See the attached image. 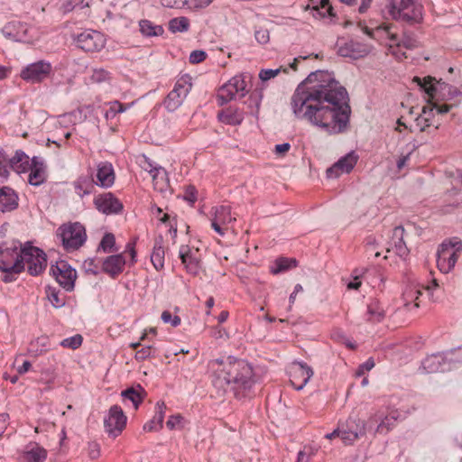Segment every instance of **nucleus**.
<instances>
[{
  "label": "nucleus",
  "instance_id": "f257e3e1",
  "mask_svg": "<svg viewBox=\"0 0 462 462\" xmlns=\"http://www.w3.org/2000/svg\"><path fill=\"white\" fill-rule=\"evenodd\" d=\"M293 114L328 134L346 132L351 107L346 89L332 72L316 70L298 85L291 100Z\"/></svg>",
  "mask_w": 462,
  "mask_h": 462
},
{
  "label": "nucleus",
  "instance_id": "f03ea898",
  "mask_svg": "<svg viewBox=\"0 0 462 462\" xmlns=\"http://www.w3.org/2000/svg\"><path fill=\"white\" fill-rule=\"evenodd\" d=\"M217 362L220 367L214 374L212 382L215 387L224 392L232 391L239 398L255 383L254 369L245 360L228 356Z\"/></svg>",
  "mask_w": 462,
  "mask_h": 462
},
{
  "label": "nucleus",
  "instance_id": "7ed1b4c3",
  "mask_svg": "<svg viewBox=\"0 0 462 462\" xmlns=\"http://www.w3.org/2000/svg\"><path fill=\"white\" fill-rule=\"evenodd\" d=\"M14 257L13 266L8 268L14 270V273H22L27 269L32 276L41 275L47 267V255L45 252L32 245L30 241L23 245L20 241H13L10 246L2 244V257Z\"/></svg>",
  "mask_w": 462,
  "mask_h": 462
},
{
  "label": "nucleus",
  "instance_id": "20e7f679",
  "mask_svg": "<svg viewBox=\"0 0 462 462\" xmlns=\"http://www.w3.org/2000/svg\"><path fill=\"white\" fill-rule=\"evenodd\" d=\"M387 9L397 21L418 23L422 20V6L414 0H388Z\"/></svg>",
  "mask_w": 462,
  "mask_h": 462
},
{
  "label": "nucleus",
  "instance_id": "39448f33",
  "mask_svg": "<svg viewBox=\"0 0 462 462\" xmlns=\"http://www.w3.org/2000/svg\"><path fill=\"white\" fill-rule=\"evenodd\" d=\"M57 236L67 252L78 250L87 240L86 229L79 222L61 225L57 229Z\"/></svg>",
  "mask_w": 462,
  "mask_h": 462
},
{
  "label": "nucleus",
  "instance_id": "423d86ee",
  "mask_svg": "<svg viewBox=\"0 0 462 462\" xmlns=\"http://www.w3.org/2000/svg\"><path fill=\"white\" fill-rule=\"evenodd\" d=\"M462 251V242L457 237L444 241L437 253V265L443 273H448L455 266Z\"/></svg>",
  "mask_w": 462,
  "mask_h": 462
},
{
  "label": "nucleus",
  "instance_id": "0eeeda50",
  "mask_svg": "<svg viewBox=\"0 0 462 462\" xmlns=\"http://www.w3.org/2000/svg\"><path fill=\"white\" fill-rule=\"evenodd\" d=\"M192 88V79L189 74L180 76L173 89L163 101L164 107L169 112L176 111L183 103Z\"/></svg>",
  "mask_w": 462,
  "mask_h": 462
},
{
  "label": "nucleus",
  "instance_id": "6e6552de",
  "mask_svg": "<svg viewBox=\"0 0 462 462\" xmlns=\"http://www.w3.org/2000/svg\"><path fill=\"white\" fill-rule=\"evenodd\" d=\"M76 45L87 52L100 51L106 45L105 35L96 30L88 29L75 38Z\"/></svg>",
  "mask_w": 462,
  "mask_h": 462
},
{
  "label": "nucleus",
  "instance_id": "1a4fd4ad",
  "mask_svg": "<svg viewBox=\"0 0 462 462\" xmlns=\"http://www.w3.org/2000/svg\"><path fill=\"white\" fill-rule=\"evenodd\" d=\"M50 272L64 290L71 291L74 289L77 272L66 261L51 264Z\"/></svg>",
  "mask_w": 462,
  "mask_h": 462
},
{
  "label": "nucleus",
  "instance_id": "9d476101",
  "mask_svg": "<svg viewBox=\"0 0 462 462\" xmlns=\"http://www.w3.org/2000/svg\"><path fill=\"white\" fill-rule=\"evenodd\" d=\"M52 66L49 61L41 60L26 65L20 73L21 78L30 83L45 80L51 74Z\"/></svg>",
  "mask_w": 462,
  "mask_h": 462
},
{
  "label": "nucleus",
  "instance_id": "9b49d317",
  "mask_svg": "<svg viewBox=\"0 0 462 462\" xmlns=\"http://www.w3.org/2000/svg\"><path fill=\"white\" fill-rule=\"evenodd\" d=\"M127 421L123 409L118 405H113L108 411L107 416L104 420L106 432L113 438L121 434Z\"/></svg>",
  "mask_w": 462,
  "mask_h": 462
},
{
  "label": "nucleus",
  "instance_id": "f8f14e48",
  "mask_svg": "<svg viewBox=\"0 0 462 462\" xmlns=\"http://www.w3.org/2000/svg\"><path fill=\"white\" fill-rule=\"evenodd\" d=\"M313 374V369L302 361L292 362L289 368L290 382L297 391L302 390Z\"/></svg>",
  "mask_w": 462,
  "mask_h": 462
},
{
  "label": "nucleus",
  "instance_id": "ddd939ff",
  "mask_svg": "<svg viewBox=\"0 0 462 462\" xmlns=\"http://www.w3.org/2000/svg\"><path fill=\"white\" fill-rule=\"evenodd\" d=\"M336 46L339 56L353 60L363 58L369 53L367 45L353 39L340 38L337 40Z\"/></svg>",
  "mask_w": 462,
  "mask_h": 462
},
{
  "label": "nucleus",
  "instance_id": "4468645a",
  "mask_svg": "<svg viewBox=\"0 0 462 462\" xmlns=\"http://www.w3.org/2000/svg\"><path fill=\"white\" fill-rule=\"evenodd\" d=\"M32 27L18 20L9 22L2 28L5 37L13 42H31L32 40Z\"/></svg>",
  "mask_w": 462,
  "mask_h": 462
},
{
  "label": "nucleus",
  "instance_id": "2eb2a0df",
  "mask_svg": "<svg viewBox=\"0 0 462 462\" xmlns=\"http://www.w3.org/2000/svg\"><path fill=\"white\" fill-rule=\"evenodd\" d=\"M210 215L211 227L221 236L226 234L225 226L236 221V217L231 214V208L226 205L212 208Z\"/></svg>",
  "mask_w": 462,
  "mask_h": 462
},
{
  "label": "nucleus",
  "instance_id": "dca6fc26",
  "mask_svg": "<svg viewBox=\"0 0 462 462\" xmlns=\"http://www.w3.org/2000/svg\"><path fill=\"white\" fill-rule=\"evenodd\" d=\"M94 204L99 212L106 215L119 214L124 208L121 201L111 192L95 198Z\"/></svg>",
  "mask_w": 462,
  "mask_h": 462
},
{
  "label": "nucleus",
  "instance_id": "f3484780",
  "mask_svg": "<svg viewBox=\"0 0 462 462\" xmlns=\"http://www.w3.org/2000/svg\"><path fill=\"white\" fill-rule=\"evenodd\" d=\"M357 160L358 156L355 152L352 151L348 152L327 170V177L334 179L339 177L343 173H349L354 169Z\"/></svg>",
  "mask_w": 462,
  "mask_h": 462
},
{
  "label": "nucleus",
  "instance_id": "a211bd4d",
  "mask_svg": "<svg viewBox=\"0 0 462 462\" xmlns=\"http://www.w3.org/2000/svg\"><path fill=\"white\" fill-rule=\"evenodd\" d=\"M100 263L101 272L111 279H116L124 272L126 261L123 254H114L104 258Z\"/></svg>",
  "mask_w": 462,
  "mask_h": 462
},
{
  "label": "nucleus",
  "instance_id": "6ab92c4d",
  "mask_svg": "<svg viewBox=\"0 0 462 462\" xmlns=\"http://www.w3.org/2000/svg\"><path fill=\"white\" fill-rule=\"evenodd\" d=\"M96 186L108 189L115 183V171L111 162H101L97 164L96 172L94 171Z\"/></svg>",
  "mask_w": 462,
  "mask_h": 462
},
{
  "label": "nucleus",
  "instance_id": "aec40b11",
  "mask_svg": "<svg viewBox=\"0 0 462 462\" xmlns=\"http://www.w3.org/2000/svg\"><path fill=\"white\" fill-rule=\"evenodd\" d=\"M179 256L188 273L196 276L199 273L201 265L197 256V251H193L189 245H181Z\"/></svg>",
  "mask_w": 462,
  "mask_h": 462
},
{
  "label": "nucleus",
  "instance_id": "412c9836",
  "mask_svg": "<svg viewBox=\"0 0 462 462\" xmlns=\"http://www.w3.org/2000/svg\"><path fill=\"white\" fill-rule=\"evenodd\" d=\"M396 420V411H392L385 416H383V413H376L369 418L367 421V427L371 429L373 424L380 421L374 430V432L379 434H387L394 428Z\"/></svg>",
  "mask_w": 462,
  "mask_h": 462
},
{
  "label": "nucleus",
  "instance_id": "4be33fe9",
  "mask_svg": "<svg viewBox=\"0 0 462 462\" xmlns=\"http://www.w3.org/2000/svg\"><path fill=\"white\" fill-rule=\"evenodd\" d=\"M404 228L402 226H397L393 229L392 236L388 242L387 251H393L401 258H406L410 253L406 243L403 240Z\"/></svg>",
  "mask_w": 462,
  "mask_h": 462
},
{
  "label": "nucleus",
  "instance_id": "5701e85b",
  "mask_svg": "<svg viewBox=\"0 0 462 462\" xmlns=\"http://www.w3.org/2000/svg\"><path fill=\"white\" fill-rule=\"evenodd\" d=\"M21 457L23 462H45L48 457V451L38 442L30 441L23 448Z\"/></svg>",
  "mask_w": 462,
  "mask_h": 462
},
{
  "label": "nucleus",
  "instance_id": "b1692460",
  "mask_svg": "<svg viewBox=\"0 0 462 462\" xmlns=\"http://www.w3.org/2000/svg\"><path fill=\"white\" fill-rule=\"evenodd\" d=\"M28 181L32 186H40L46 180V167L42 158L33 156L29 169Z\"/></svg>",
  "mask_w": 462,
  "mask_h": 462
},
{
  "label": "nucleus",
  "instance_id": "393cba45",
  "mask_svg": "<svg viewBox=\"0 0 462 462\" xmlns=\"http://www.w3.org/2000/svg\"><path fill=\"white\" fill-rule=\"evenodd\" d=\"M5 161H8L10 168L18 174L27 172L32 165V160L30 161L29 156L21 150H17L9 159L2 152V162Z\"/></svg>",
  "mask_w": 462,
  "mask_h": 462
},
{
  "label": "nucleus",
  "instance_id": "a878e982",
  "mask_svg": "<svg viewBox=\"0 0 462 462\" xmlns=\"http://www.w3.org/2000/svg\"><path fill=\"white\" fill-rule=\"evenodd\" d=\"M95 186L94 171L92 169L88 170V175H81L73 182L75 192L80 198L91 194Z\"/></svg>",
  "mask_w": 462,
  "mask_h": 462
},
{
  "label": "nucleus",
  "instance_id": "bb28decb",
  "mask_svg": "<svg viewBox=\"0 0 462 462\" xmlns=\"http://www.w3.org/2000/svg\"><path fill=\"white\" fill-rule=\"evenodd\" d=\"M379 28L385 32L387 38L390 40L391 47L395 45L397 48L404 47L408 50H412L418 47V41L412 35L404 33L402 40L399 41L398 36L391 32L390 25L385 24L383 26H380Z\"/></svg>",
  "mask_w": 462,
  "mask_h": 462
},
{
  "label": "nucleus",
  "instance_id": "cd10ccee",
  "mask_svg": "<svg viewBox=\"0 0 462 462\" xmlns=\"http://www.w3.org/2000/svg\"><path fill=\"white\" fill-rule=\"evenodd\" d=\"M442 353H436L428 356L421 362V369L426 373H444L447 372Z\"/></svg>",
  "mask_w": 462,
  "mask_h": 462
},
{
  "label": "nucleus",
  "instance_id": "c85d7f7f",
  "mask_svg": "<svg viewBox=\"0 0 462 462\" xmlns=\"http://www.w3.org/2000/svg\"><path fill=\"white\" fill-rule=\"evenodd\" d=\"M220 122L229 125H239L244 120V112L234 106H229L217 114Z\"/></svg>",
  "mask_w": 462,
  "mask_h": 462
},
{
  "label": "nucleus",
  "instance_id": "c756f323",
  "mask_svg": "<svg viewBox=\"0 0 462 462\" xmlns=\"http://www.w3.org/2000/svg\"><path fill=\"white\" fill-rule=\"evenodd\" d=\"M166 412V404L164 402H158L155 406V414L152 420L143 425L145 431H157L162 428L163 420Z\"/></svg>",
  "mask_w": 462,
  "mask_h": 462
},
{
  "label": "nucleus",
  "instance_id": "7c9ffc66",
  "mask_svg": "<svg viewBox=\"0 0 462 462\" xmlns=\"http://www.w3.org/2000/svg\"><path fill=\"white\" fill-rule=\"evenodd\" d=\"M165 252L163 247V238L162 236L154 239L152 251L151 254V262L157 271H161L164 267Z\"/></svg>",
  "mask_w": 462,
  "mask_h": 462
},
{
  "label": "nucleus",
  "instance_id": "2f4dec72",
  "mask_svg": "<svg viewBox=\"0 0 462 462\" xmlns=\"http://www.w3.org/2000/svg\"><path fill=\"white\" fill-rule=\"evenodd\" d=\"M19 206V197L10 187H2V213L10 212Z\"/></svg>",
  "mask_w": 462,
  "mask_h": 462
},
{
  "label": "nucleus",
  "instance_id": "473e14b6",
  "mask_svg": "<svg viewBox=\"0 0 462 462\" xmlns=\"http://www.w3.org/2000/svg\"><path fill=\"white\" fill-rule=\"evenodd\" d=\"M145 162H147L148 167H145L144 169L152 176L154 186H160L159 189H162L168 181L166 171L161 166L153 165L152 162L146 157Z\"/></svg>",
  "mask_w": 462,
  "mask_h": 462
},
{
  "label": "nucleus",
  "instance_id": "72a5a7b5",
  "mask_svg": "<svg viewBox=\"0 0 462 462\" xmlns=\"http://www.w3.org/2000/svg\"><path fill=\"white\" fill-rule=\"evenodd\" d=\"M385 311L377 299H371L367 304L365 319L367 321L377 323L383 320Z\"/></svg>",
  "mask_w": 462,
  "mask_h": 462
},
{
  "label": "nucleus",
  "instance_id": "f704fd0d",
  "mask_svg": "<svg viewBox=\"0 0 462 462\" xmlns=\"http://www.w3.org/2000/svg\"><path fill=\"white\" fill-rule=\"evenodd\" d=\"M144 395L145 391L140 384L137 385V389L130 387L121 393L123 401H130L134 410H137L139 405L143 402Z\"/></svg>",
  "mask_w": 462,
  "mask_h": 462
},
{
  "label": "nucleus",
  "instance_id": "c9c22d12",
  "mask_svg": "<svg viewBox=\"0 0 462 462\" xmlns=\"http://www.w3.org/2000/svg\"><path fill=\"white\" fill-rule=\"evenodd\" d=\"M51 344L47 336H41L32 340L28 351L32 356H38L51 350Z\"/></svg>",
  "mask_w": 462,
  "mask_h": 462
},
{
  "label": "nucleus",
  "instance_id": "e433bc0d",
  "mask_svg": "<svg viewBox=\"0 0 462 462\" xmlns=\"http://www.w3.org/2000/svg\"><path fill=\"white\" fill-rule=\"evenodd\" d=\"M434 80L435 79L431 77H426L424 79L419 77L413 78V82H416L420 90L425 92L429 102H431L432 99L437 97L438 87L436 83H434Z\"/></svg>",
  "mask_w": 462,
  "mask_h": 462
},
{
  "label": "nucleus",
  "instance_id": "4c0bfd02",
  "mask_svg": "<svg viewBox=\"0 0 462 462\" xmlns=\"http://www.w3.org/2000/svg\"><path fill=\"white\" fill-rule=\"evenodd\" d=\"M249 78L247 74L236 75L228 80V88H233L234 92H237L238 97L242 98L248 93L246 79Z\"/></svg>",
  "mask_w": 462,
  "mask_h": 462
},
{
  "label": "nucleus",
  "instance_id": "58836bf2",
  "mask_svg": "<svg viewBox=\"0 0 462 462\" xmlns=\"http://www.w3.org/2000/svg\"><path fill=\"white\" fill-rule=\"evenodd\" d=\"M312 15L319 19L332 18L336 16L329 0H319V5L312 7Z\"/></svg>",
  "mask_w": 462,
  "mask_h": 462
},
{
  "label": "nucleus",
  "instance_id": "ea45409f",
  "mask_svg": "<svg viewBox=\"0 0 462 462\" xmlns=\"http://www.w3.org/2000/svg\"><path fill=\"white\" fill-rule=\"evenodd\" d=\"M297 266V261L294 258L281 257L278 258L271 266V273L278 274Z\"/></svg>",
  "mask_w": 462,
  "mask_h": 462
},
{
  "label": "nucleus",
  "instance_id": "a19ab883",
  "mask_svg": "<svg viewBox=\"0 0 462 462\" xmlns=\"http://www.w3.org/2000/svg\"><path fill=\"white\" fill-rule=\"evenodd\" d=\"M447 371L451 370L457 364L462 363V348L453 349L442 353Z\"/></svg>",
  "mask_w": 462,
  "mask_h": 462
},
{
  "label": "nucleus",
  "instance_id": "79ce46f5",
  "mask_svg": "<svg viewBox=\"0 0 462 462\" xmlns=\"http://www.w3.org/2000/svg\"><path fill=\"white\" fill-rule=\"evenodd\" d=\"M45 290L47 298L54 308L59 309L65 305V296L60 293V290L51 286H47Z\"/></svg>",
  "mask_w": 462,
  "mask_h": 462
},
{
  "label": "nucleus",
  "instance_id": "37998d69",
  "mask_svg": "<svg viewBox=\"0 0 462 462\" xmlns=\"http://www.w3.org/2000/svg\"><path fill=\"white\" fill-rule=\"evenodd\" d=\"M140 32L143 36H159L163 33V28L161 25H154L149 20H142L139 23Z\"/></svg>",
  "mask_w": 462,
  "mask_h": 462
},
{
  "label": "nucleus",
  "instance_id": "c03bdc74",
  "mask_svg": "<svg viewBox=\"0 0 462 462\" xmlns=\"http://www.w3.org/2000/svg\"><path fill=\"white\" fill-rule=\"evenodd\" d=\"M97 251L105 254L116 253L118 251L116 246V237L112 233H106L104 235L98 245Z\"/></svg>",
  "mask_w": 462,
  "mask_h": 462
},
{
  "label": "nucleus",
  "instance_id": "a18cd8bd",
  "mask_svg": "<svg viewBox=\"0 0 462 462\" xmlns=\"http://www.w3.org/2000/svg\"><path fill=\"white\" fill-rule=\"evenodd\" d=\"M432 116V107L424 106L421 114L415 119L416 126L419 127L420 132L425 131L431 125Z\"/></svg>",
  "mask_w": 462,
  "mask_h": 462
},
{
  "label": "nucleus",
  "instance_id": "49530a36",
  "mask_svg": "<svg viewBox=\"0 0 462 462\" xmlns=\"http://www.w3.org/2000/svg\"><path fill=\"white\" fill-rule=\"evenodd\" d=\"M189 29V20L185 16L172 18L169 22V30L173 32H185Z\"/></svg>",
  "mask_w": 462,
  "mask_h": 462
},
{
  "label": "nucleus",
  "instance_id": "de8ad7c7",
  "mask_svg": "<svg viewBox=\"0 0 462 462\" xmlns=\"http://www.w3.org/2000/svg\"><path fill=\"white\" fill-rule=\"evenodd\" d=\"M233 88H228V84L223 85L217 93V101L220 106H223L229 101L238 97V93L234 92Z\"/></svg>",
  "mask_w": 462,
  "mask_h": 462
},
{
  "label": "nucleus",
  "instance_id": "09e8293b",
  "mask_svg": "<svg viewBox=\"0 0 462 462\" xmlns=\"http://www.w3.org/2000/svg\"><path fill=\"white\" fill-rule=\"evenodd\" d=\"M125 111V107L119 101L110 102L108 108H103L102 112L106 120L114 119L118 114Z\"/></svg>",
  "mask_w": 462,
  "mask_h": 462
},
{
  "label": "nucleus",
  "instance_id": "8fccbe9b",
  "mask_svg": "<svg viewBox=\"0 0 462 462\" xmlns=\"http://www.w3.org/2000/svg\"><path fill=\"white\" fill-rule=\"evenodd\" d=\"M345 428L349 431H353V433L356 431L357 433V439L364 436L365 433V425L364 421L356 418L350 417L346 420Z\"/></svg>",
  "mask_w": 462,
  "mask_h": 462
},
{
  "label": "nucleus",
  "instance_id": "3c124183",
  "mask_svg": "<svg viewBox=\"0 0 462 462\" xmlns=\"http://www.w3.org/2000/svg\"><path fill=\"white\" fill-rule=\"evenodd\" d=\"M9 266H13V263L2 259V282H11L15 281L16 276L20 273L9 269Z\"/></svg>",
  "mask_w": 462,
  "mask_h": 462
},
{
  "label": "nucleus",
  "instance_id": "603ef678",
  "mask_svg": "<svg viewBox=\"0 0 462 462\" xmlns=\"http://www.w3.org/2000/svg\"><path fill=\"white\" fill-rule=\"evenodd\" d=\"M82 342H83V337L81 335L79 334H76L72 337H66L64 338L60 343V345L63 347H66V348H70V349H77L79 348L81 345H82Z\"/></svg>",
  "mask_w": 462,
  "mask_h": 462
},
{
  "label": "nucleus",
  "instance_id": "864d4df0",
  "mask_svg": "<svg viewBox=\"0 0 462 462\" xmlns=\"http://www.w3.org/2000/svg\"><path fill=\"white\" fill-rule=\"evenodd\" d=\"M90 79L95 83L108 81L110 79V72L103 68L93 69Z\"/></svg>",
  "mask_w": 462,
  "mask_h": 462
},
{
  "label": "nucleus",
  "instance_id": "5fc2aeb1",
  "mask_svg": "<svg viewBox=\"0 0 462 462\" xmlns=\"http://www.w3.org/2000/svg\"><path fill=\"white\" fill-rule=\"evenodd\" d=\"M83 269L86 273L97 276L101 272L99 263L96 258H88L83 263Z\"/></svg>",
  "mask_w": 462,
  "mask_h": 462
},
{
  "label": "nucleus",
  "instance_id": "6e6d98bb",
  "mask_svg": "<svg viewBox=\"0 0 462 462\" xmlns=\"http://www.w3.org/2000/svg\"><path fill=\"white\" fill-rule=\"evenodd\" d=\"M160 221L169 226V233L171 237L174 239L177 236V222L175 217H171L169 214H163Z\"/></svg>",
  "mask_w": 462,
  "mask_h": 462
},
{
  "label": "nucleus",
  "instance_id": "4d7b16f0",
  "mask_svg": "<svg viewBox=\"0 0 462 462\" xmlns=\"http://www.w3.org/2000/svg\"><path fill=\"white\" fill-rule=\"evenodd\" d=\"M185 419L180 414L170 416L166 422V426L169 430H180L184 428Z\"/></svg>",
  "mask_w": 462,
  "mask_h": 462
},
{
  "label": "nucleus",
  "instance_id": "13d9d810",
  "mask_svg": "<svg viewBox=\"0 0 462 462\" xmlns=\"http://www.w3.org/2000/svg\"><path fill=\"white\" fill-rule=\"evenodd\" d=\"M162 320L166 324H171L173 328L180 326V318L178 315H173L169 310H164L161 316Z\"/></svg>",
  "mask_w": 462,
  "mask_h": 462
},
{
  "label": "nucleus",
  "instance_id": "bf43d9fd",
  "mask_svg": "<svg viewBox=\"0 0 462 462\" xmlns=\"http://www.w3.org/2000/svg\"><path fill=\"white\" fill-rule=\"evenodd\" d=\"M414 294H422L421 291L414 286H409L405 289L402 293V299L405 306L410 305V303L414 300Z\"/></svg>",
  "mask_w": 462,
  "mask_h": 462
},
{
  "label": "nucleus",
  "instance_id": "052dcab7",
  "mask_svg": "<svg viewBox=\"0 0 462 462\" xmlns=\"http://www.w3.org/2000/svg\"><path fill=\"white\" fill-rule=\"evenodd\" d=\"M339 438L345 444H352L355 440L357 439V433L356 431L353 433V431H349L346 430V428H345V426H343L340 428Z\"/></svg>",
  "mask_w": 462,
  "mask_h": 462
},
{
  "label": "nucleus",
  "instance_id": "680f3d73",
  "mask_svg": "<svg viewBox=\"0 0 462 462\" xmlns=\"http://www.w3.org/2000/svg\"><path fill=\"white\" fill-rule=\"evenodd\" d=\"M282 70V68L278 69H263L259 72V79L262 81H267L271 79L275 78Z\"/></svg>",
  "mask_w": 462,
  "mask_h": 462
},
{
  "label": "nucleus",
  "instance_id": "e2e57ef3",
  "mask_svg": "<svg viewBox=\"0 0 462 462\" xmlns=\"http://www.w3.org/2000/svg\"><path fill=\"white\" fill-rule=\"evenodd\" d=\"M152 356H153L152 346H143L136 351L134 358L136 361H143Z\"/></svg>",
  "mask_w": 462,
  "mask_h": 462
},
{
  "label": "nucleus",
  "instance_id": "0e129e2a",
  "mask_svg": "<svg viewBox=\"0 0 462 462\" xmlns=\"http://www.w3.org/2000/svg\"><path fill=\"white\" fill-rule=\"evenodd\" d=\"M183 199L193 205L197 201V189L194 186H188L183 194Z\"/></svg>",
  "mask_w": 462,
  "mask_h": 462
},
{
  "label": "nucleus",
  "instance_id": "69168bd1",
  "mask_svg": "<svg viewBox=\"0 0 462 462\" xmlns=\"http://www.w3.org/2000/svg\"><path fill=\"white\" fill-rule=\"evenodd\" d=\"M207 58V53L204 51H193L189 55V62L191 64H198L204 61Z\"/></svg>",
  "mask_w": 462,
  "mask_h": 462
},
{
  "label": "nucleus",
  "instance_id": "338daca9",
  "mask_svg": "<svg viewBox=\"0 0 462 462\" xmlns=\"http://www.w3.org/2000/svg\"><path fill=\"white\" fill-rule=\"evenodd\" d=\"M254 37L259 43L265 44L270 40L269 31L267 29L260 28L255 31Z\"/></svg>",
  "mask_w": 462,
  "mask_h": 462
},
{
  "label": "nucleus",
  "instance_id": "774afa93",
  "mask_svg": "<svg viewBox=\"0 0 462 462\" xmlns=\"http://www.w3.org/2000/svg\"><path fill=\"white\" fill-rule=\"evenodd\" d=\"M88 453L90 458L96 459L100 456V446L96 441L88 444Z\"/></svg>",
  "mask_w": 462,
  "mask_h": 462
}]
</instances>
